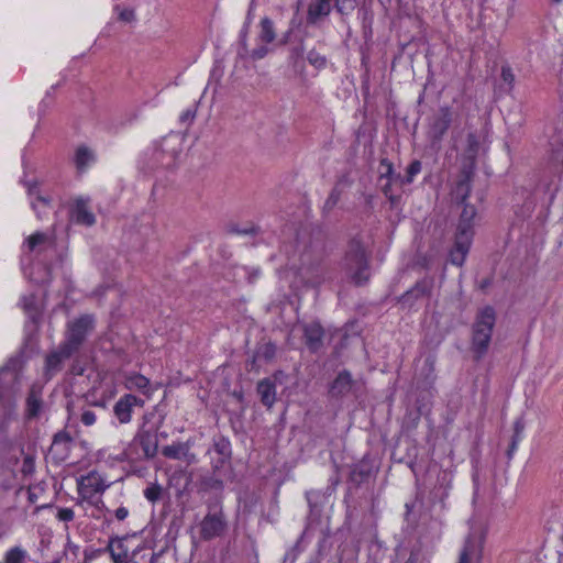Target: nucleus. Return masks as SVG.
<instances>
[{"label":"nucleus","instance_id":"4468645a","mask_svg":"<svg viewBox=\"0 0 563 563\" xmlns=\"http://www.w3.org/2000/svg\"><path fill=\"white\" fill-rule=\"evenodd\" d=\"M479 148V136L476 132H468L466 135V144L462 155L461 166V168H465L468 174L472 173V170H476Z\"/></svg>","mask_w":563,"mask_h":563},{"label":"nucleus","instance_id":"a211bd4d","mask_svg":"<svg viewBox=\"0 0 563 563\" xmlns=\"http://www.w3.org/2000/svg\"><path fill=\"white\" fill-rule=\"evenodd\" d=\"M70 220L76 224L91 227L96 223V216L88 207V201L78 198L69 210Z\"/></svg>","mask_w":563,"mask_h":563},{"label":"nucleus","instance_id":"4d7b16f0","mask_svg":"<svg viewBox=\"0 0 563 563\" xmlns=\"http://www.w3.org/2000/svg\"><path fill=\"white\" fill-rule=\"evenodd\" d=\"M75 517V512L71 508H60L57 512V518L60 521L69 522L73 521Z\"/></svg>","mask_w":563,"mask_h":563},{"label":"nucleus","instance_id":"6ab92c4d","mask_svg":"<svg viewBox=\"0 0 563 563\" xmlns=\"http://www.w3.org/2000/svg\"><path fill=\"white\" fill-rule=\"evenodd\" d=\"M43 388L36 384H33L25 399V418L29 420L35 419L40 416L43 408Z\"/></svg>","mask_w":563,"mask_h":563},{"label":"nucleus","instance_id":"f257e3e1","mask_svg":"<svg viewBox=\"0 0 563 563\" xmlns=\"http://www.w3.org/2000/svg\"><path fill=\"white\" fill-rule=\"evenodd\" d=\"M371 254L366 251L363 236L357 233L349 239L340 268L357 287L365 286L371 278Z\"/></svg>","mask_w":563,"mask_h":563},{"label":"nucleus","instance_id":"2f4dec72","mask_svg":"<svg viewBox=\"0 0 563 563\" xmlns=\"http://www.w3.org/2000/svg\"><path fill=\"white\" fill-rule=\"evenodd\" d=\"M303 53H305V40L303 37H299L297 43L292 44L288 48V62L294 67L302 65L303 62Z\"/></svg>","mask_w":563,"mask_h":563},{"label":"nucleus","instance_id":"3c124183","mask_svg":"<svg viewBox=\"0 0 563 563\" xmlns=\"http://www.w3.org/2000/svg\"><path fill=\"white\" fill-rule=\"evenodd\" d=\"M24 184L26 186L27 194L30 196L36 195V199L38 201H41L42 203H44L46 206L49 205V202H51L49 198L38 195V185L36 181H25Z\"/></svg>","mask_w":563,"mask_h":563},{"label":"nucleus","instance_id":"f3484780","mask_svg":"<svg viewBox=\"0 0 563 563\" xmlns=\"http://www.w3.org/2000/svg\"><path fill=\"white\" fill-rule=\"evenodd\" d=\"M496 310L494 307L487 305L481 308L475 316L472 324V330L485 332L493 335V331L496 324Z\"/></svg>","mask_w":563,"mask_h":563},{"label":"nucleus","instance_id":"f8f14e48","mask_svg":"<svg viewBox=\"0 0 563 563\" xmlns=\"http://www.w3.org/2000/svg\"><path fill=\"white\" fill-rule=\"evenodd\" d=\"M355 384L356 382L353 379L351 372L342 369L329 384L328 396L336 400L343 399L353 390Z\"/></svg>","mask_w":563,"mask_h":563},{"label":"nucleus","instance_id":"338daca9","mask_svg":"<svg viewBox=\"0 0 563 563\" xmlns=\"http://www.w3.org/2000/svg\"><path fill=\"white\" fill-rule=\"evenodd\" d=\"M493 284V276H488L486 278H483L481 282H479V289L485 291L490 285Z\"/></svg>","mask_w":563,"mask_h":563},{"label":"nucleus","instance_id":"bf43d9fd","mask_svg":"<svg viewBox=\"0 0 563 563\" xmlns=\"http://www.w3.org/2000/svg\"><path fill=\"white\" fill-rule=\"evenodd\" d=\"M421 558V548L415 547L410 550L409 558L405 563H419Z\"/></svg>","mask_w":563,"mask_h":563},{"label":"nucleus","instance_id":"ea45409f","mask_svg":"<svg viewBox=\"0 0 563 563\" xmlns=\"http://www.w3.org/2000/svg\"><path fill=\"white\" fill-rule=\"evenodd\" d=\"M26 559V552L20 547L10 549L4 556V563H24Z\"/></svg>","mask_w":563,"mask_h":563},{"label":"nucleus","instance_id":"7ed1b4c3","mask_svg":"<svg viewBox=\"0 0 563 563\" xmlns=\"http://www.w3.org/2000/svg\"><path fill=\"white\" fill-rule=\"evenodd\" d=\"M357 5V0H314L308 4L306 22L318 25L324 21L334 8L342 16L351 14Z\"/></svg>","mask_w":563,"mask_h":563},{"label":"nucleus","instance_id":"e433bc0d","mask_svg":"<svg viewBox=\"0 0 563 563\" xmlns=\"http://www.w3.org/2000/svg\"><path fill=\"white\" fill-rule=\"evenodd\" d=\"M422 164L419 159H413L406 169V175L401 179V185H409L415 177L421 172Z\"/></svg>","mask_w":563,"mask_h":563},{"label":"nucleus","instance_id":"0eeeda50","mask_svg":"<svg viewBox=\"0 0 563 563\" xmlns=\"http://www.w3.org/2000/svg\"><path fill=\"white\" fill-rule=\"evenodd\" d=\"M145 399L133 393L122 395L113 406V415L121 424H126L132 420L134 408H143Z\"/></svg>","mask_w":563,"mask_h":563},{"label":"nucleus","instance_id":"2eb2a0df","mask_svg":"<svg viewBox=\"0 0 563 563\" xmlns=\"http://www.w3.org/2000/svg\"><path fill=\"white\" fill-rule=\"evenodd\" d=\"M377 470L373 463L366 459L361 460L358 463L353 464L349 475V482L356 488L363 484H367L375 477Z\"/></svg>","mask_w":563,"mask_h":563},{"label":"nucleus","instance_id":"37998d69","mask_svg":"<svg viewBox=\"0 0 563 563\" xmlns=\"http://www.w3.org/2000/svg\"><path fill=\"white\" fill-rule=\"evenodd\" d=\"M71 442H73V438H71L70 433L67 432L66 430H60V431L56 432L53 437L52 449L54 446H58L60 444H64L66 446L65 449H68L69 445L71 444Z\"/></svg>","mask_w":563,"mask_h":563},{"label":"nucleus","instance_id":"5701e85b","mask_svg":"<svg viewBox=\"0 0 563 563\" xmlns=\"http://www.w3.org/2000/svg\"><path fill=\"white\" fill-rule=\"evenodd\" d=\"M492 336L488 333L472 330L471 351L474 361H481L488 352Z\"/></svg>","mask_w":563,"mask_h":563},{"label":"nucleus","instance_id":"603ef678","mask_svg":"<svg viewBox=\"0 0 563 563\" xmlns=\"http://www.w3.org/2000/svg\"><path fill=\"white\" fill-rule=\"evenodd\" d=\"M196 114H197V110H196V108H195V107L189 108V109L185 110V111L180 114V117H179V122H180L181 124H185V125H190V124L194 122V120H195V118H196Z\"/></svg>","mask_w":563,"mask_h":563},{"label":"nucleus","instance_id":"13d9d810","mask_svg":"<svg viewBox=\"0 0 563 563\" xmlns=\"http://www.w3.org/2000/svg\"><path fill=\"white\" fill-rule=\"evenodd\" d=\"M80 421L87 427L92 426L96 422V413L92 410H85L81 413Z\"/></svg>","mask_w":563,"mask_h":563},{"label":"nucleus","instance_id":"e2e57ef3","mask_svg":"<svg viewBox=\"0 0 563 563\" xmlns=\"http://www.w3.org/2000/svg\"><path fill=\"white\" fill-rule=\"evenodd\" d=\"M129 509L124 506H120L119 508H117L114 511H113V515L115 517V519L118 521H123L128 518L129 516Z\"/></svg>","mask_w":563,"mask_h":563},{"label":"nucleus","instance_id":"72a5a7b5","mask_svg":"<svg viewBox=\"0 0 563 563\" xmlns=\"http://www.w3.org/2000/svg\"><path fill=\"white\" fill-rule=\"evenodd\" d=\"M500 78L504 85H501L499 89L503 90L505 93H510L515 87L516 81V77L510 65L504 64L501 66Z\"/></svg>","mask_w":563,"mask_h":563},{"label":"nucleus","instance_id":"6e6d98bb","mask_svg":"<svg viewBox=\"0 0 563 563\" xmlns=\"http://www.w3.org/2000/svg\"><path fill=\"white\" fill-rule=\"evenodd\" d=\"M269 49L266 45H260L251 51L250 57L253 60H260L268 54Z\"/></svg>","mask_w":563,"mask_h":563},{"label":"nucleus","instance_id":"69168bd1","mask_svg":"<svg viewBox=\"0 0 563 563\" xmlns=\"http://www.w3.org/2000/svg\"><path fill=\"white\" fill-rule=\"evenodd\" d=\"M298 544H299V541L295 544V547L292 548L291 550V553H287L284 558V563H286L287 561H289V563H294L295 560H296V556L297 554L295 553V551L298 549Z\"/></svg>","mask_w":563,"mask_h":563},{"label":"nucleus","instance_id":"423d86ee","mask_svg":"<svg viewBox=\"0 0 563 563\" xmlns=\"http://www.w3.org/2000/svg\"><path fill=\"white\" fill-rule=\"evenodd\" d=\"M154 417V413H145L143 416V424L134 435L133 442L137 443L144 453L146 459H153L158 452V439L156 429H146L145 424Z\"/></svg>","mask_w":563,"mask_h":563},{"label":"nucleus","instance_id":"c9c22d12","mask_svg":"<svg viewBox=\"0 0 563 563\" xmlns=\"http://www.w3.org/2000/svg\"><path fill=\"white\" fill-rule=\"evenodd\" d=\"M341 195H342V190L338 186H334L331 189V191L322 207V213L324 216L329 214L335 208V206L338 205V202L341 199Z\"/></svg>","mask_w":563,"mask_h":563},{"label":"nucleus","instance_id":"c85d7f7f","mask_svg":"<svg viewBox=\"0 0 563 563\" xmlns=\"http://www.w3.org/2000/svg\"><path fill=\"white\" fill-rule=\"evenodd\" d=\"M22 308L33 323H38L41 320V311L37 306L36 296L34 294L25 295L21 298Z\"/></svg>","mask_w":563,"mask_h":563},{"label":"nucleus","instance_id":"b1692460","mask_svg":"<svg viewBox=\"0 0 563 563\" xmlns=\"http://www.w3.org/2000/svg\"><path fill=\"white\" fill-rule=\"evenodd\" d=\"M256 390L261 397V402L271 408L276 401V384L271 378H263L257 383Z\"/></svg>","mask_w":563,"mask_h":563},{"label":"nucleus","instance_id":"c756f323","mask_svg":"<svg viewBox=\"0 0 563 563\" xmlns=\"http://www.w3.org/2000/svg\"><path fill=\"white\" fill-rule=\"evenodd\" d=\"M55 563H86V561L82 558L80 548L68 541L64 549L63 556L56 560Z\"/></svg>","mask_w":563,"mask_h":563},{"label":"nucleus","instance_id":"864d4df0","mask_svg":"<svg viewBox=\"0 0 563 563\" xmlns=\"http://www.w3.org/2000/svg\"><path fill=\"white\" fill-rule=\"evenodd\" d=\"M391 184H393V180H387V183L382 187V191L387 197L389 202L393 206H395L399 202L400 196H395L391 194Z\"/></svg>","mask_w":563,"mask_h":563},{"label":"nucleus","instance_id":"a19ab883","mask_svg":"<svg viewBox=\"0 0 563 563\" xmlns=\"http://www.w3.org/2000/svg\"><path fill=\"white\" fill-rule=\"evenodd\" d=\"M162 496L163 487L157 483H152L144 489V497L151 503L158 501Z\"/></svg>","mask_w":563,"mask_h":563},{"label":"nucleus","instance_id":"c03bdc74","mask_svg":"<svg viewBox=\"0 0 563 563\" xmlns=\"http://www.w3.org/2000/svg\"><path fill=\"white\" fill-rule=\"evenodd\" d=\"M475 552V543L473 540L467 539L464 543V547L460 553L459 563H470L471 558Z\"/></svg>","mask_w":563,"mask_h":563},{"label":"nucleus","instance_id":"412c9836","mask_svg":"<svg viewBox=\"0 0 563 563\" xmlns=\"http://www.w3.org/2000/svg\"><path fill=\"white\" fill-rule=\"evenodd\" d=\"M197 486L199 494L214 493V497H220L222 499L224 482L221 478V474L211 472V474L202 475L199 478Z\"/></svg>","mask_w":563,"mask_h":563},{"label":"nucleus","instance_id":"052dcab7","mask_svg":"<svg viewBox=\"0 0 563 563\" xmlns=\"http://www.w3.org/2000/svg\"><path fill=\"white\" fill-rule=\"evenodd\" d=\"M119 19L123 22H132L135 19V13L132 9H123L119 13Z\"/></svg>","mask_w":563,"mask_h":563},{"label":"nucleus","instance_id":"58836bf2","mask_svg":"<svg viewBox=\"0 0 563 563\" xmlns=\"http://www.w3.org/2000/svg\"><path fill=\"white\" fill-rule=\"evenodd\" d=\"M209 456H210V467H211L212 473H218V474L222 475V472L227 467H231L232 459L220 457V456L212 455V454Z\"/></svg>","mask_w":563,"mask_h":563},{"label":"nucleus","instance_id":"dca6fc26","mask_svg":"<svg viewBox=\"0 0 563 563\" xmlns=\"http://www.w3.org/2000/svg\"><path fill=\"white\" fill-rule=\"evenodd\" d=\"M473 238L466 235L455 234L454 245L449 252V262L455 266H463L466 256L470 252Z\"/></svg>","mask_w":563,"mask_h":563},{"label":"nucleus","instance_id":"1a4fd4ad","mask_svg":"<svg viewBox=\"0 0 563 563\" xmlns=\"http://www.w3.org/2000/svg\"><path fill=\"white\" fill-rule=\"evenodd\" d=\"M302 340L311 354L318 353L323 347L325 330L320 321H311L301 324Z\"/></svg>","mask_w":563,"mask_h":563},{"label":"nucleus","instance_id":"9b49d317","mask_svg":"<svg viewBox=\"0 0 563 563\" xmlns=\"http://www.w3.org/2000/svg\"><path fill=\"white\" fill-rule=\"evenodd\" d=\"M75 353L59 344L56 350L51 351L44 362V377L49 380L63 369L64 362L69 360Z\"/></svg>","mask_w":563,"mask_h":563},{"label":"nucleus","instance_id":"8fccbe9b","mask_svg":"<svg viewBox=\"0 0 563 563\" xmlns=\"http://www.w3.org/2000/svg\"><path fill=\"white\" fill-rule=\"evenodd\" d=\"M47 235L43 232H35L26 239L29 250L32 252L36 246L46 242Z\"/></svg>","mask_w":563,"mask_h":563},{"label":"nucleus","instance_id":"f03ea898","mask_svg":"<svg viewBox=\"0 0 563 563\" xmlns=\"http://www.w3.org/2000/svg\"><path fill=\"white\" fill-rule=\"evenodd\" d=\"M207 512L199 522V538L211 541L223 538L229 531V519L223 509L220 497H210L206 500Z\"/></svg>","mask_w":563,"mask_h":563},{"label":"nucleus","instance_id":"bb28decb","mask_svg":"<svg viewBox=\"0 0 563 563\" xmlns=\"http://www.w3.org/2000/svg\"><path fill=\"white\" fill-rule=\"evenodd\" d=\"M320 490H308L306 492V499L309 506V522H319L321 516V506L319 505V499L321 498Z\"/></svg>","mask_w":563,"mask_h":563},{"label":"nucleus","instance_id":"f704fd0d","mask_svg":"<svg viewBox=\"0 0 563 563\" xmlns=\"http://www.w3.org/2000/svg\"><path fill=\"white\" fill-rule=\"evenodd\" d=\"M308 63L316 68L317 70H322L328 65V58L325 55L321 54L318 49L311 48L307 53Z\"/></svg>","mask_w":563,"mask_h":563},{"label":"nucleus","instance_id":"39448f33","mask_svg":"<svg viewBox=\"0 0 563 563\" xmlns=\"http://www.w3.org/2000/svg\"><path fill=\"white\" fill-rule=\"evenodd\" d=\"M453 121V112L451 107L442 106L438 112L433 113L428 119L427 125V139L430 142L431 147L439 148L445 134L451 128Z\"/></svg>","mask_w":563,"mask_h":563},{"label":"nucleus","instance_id":"49530a36","mask_svg":"<svg viewBox=\"0 0 563 563\" xmlns=\"http://www.w3.org/2000/svg\"><path fill=\"white\" fill-rule=\"evenodd\" d=\"M295 24H296V21L291 20L289 29L282 35V37L278 42L279 46H285V45L291 46L292 44L297 43L298 38H296V36L294 34Z\"/></svg>","mask_w":563,"mask_h":563},{"label":"nucleus","instance_id":"9d476101","mask_svg":"<svg viewBox=\"0 0 563 563\" xmlns=\"http://www.w3.org/2000/svg\"><path fill=\"white\" fill-rule=\"evenodd\" d=\"M434 286L432 277H423L418 280L410 289L398 297V302L405 308H411L415 302L423 297H430Z\"/></svg>","mask_w":563,"mask_h":563},{"label":"nucleus","instance_id":"774afa93","mask_svg":"<svg viewBox=\"0 0 563 563\" xmlns=\"http://www.w3.org/2000/svg\"><path fill=\"white\" fill-rule=\"evenodd\" d=\"M232 396L239 401V402H243L244 401V393L242 390V388L240 390H234L232 393Z\"/></svg>","mask_w":563,"mask_h":563},{"label":"nucleus","instance_id":"79ce46f5","mask_svg":"<svg viewBox=\"0 0 563 563\" xmlns=\"http://www.w3.org/2000/svg\"><path fill=\"white\" fill-rule=\"evenodd\" d=\"M394 165L388 158H380L379 161V179L386 178L394 180L395 176Z\"/></svg>","mask_w":563,"mask_h":563},{"label":"nucleus","instance_id":"4be33fe9","mask_svg":"<svg viewBox=\"0 0 563 563\" xmlns=\"http://www.w3.org/2000/svg\"><path fill=\"white\" fill-rule=\"evenodd\" d=\"M474 176L475 170H472V173L468 174L465 168H461L460 178L453 190V196L457 205L467 202L472 191V181Z\"/></svg>","mask_w":563,"mask_h":563},{"label":"nucleus","instance_id":"393cba45","mask_svg":"<svg viewBox=\"0 0 563 563\" xmlns=\"http://www.w3.org/2000/svg\"><path fill=\"white\" fill-rule=\"evenodd\" d=\"M207 454L232 459L233 452L230 440L222 434L213 437L212 445L210 449H208Z\"/></svg>","mask_w":563,"mask_h":563},{"label":"nucleus","instance_id":"0e129e2a","mask_svg":"<svg viewBox=\"0 0 563 563\" xmlns=\"http://www.w3.org/2000/svg\"><path fill=\"white\" fill-rule=\"evenodd\" d=\"M100 549L102 551V554L109 553L110 556L112 558V552H114L113 536L109 538L107 545L104 548H100Z\"/></svg>","mask_w":563,"mask_h":563},{"label":"nucleus","instance_id":"cd10ccee","mask_svg":"<svg viewBox=\"0 0 563 563\" xmlns=\"http://www.w3.org/2000/svg\"><path fill=\"white\" fill-rule=\"evenodd\" d=\"M128 537V534L123 537L113 536L114 552H112V560L114 563H137L133 560H129V550L124 544Z\"/></svg>","mask_w":563,"mask_h":563},{"label":"nucleus","instance_id":"473e14b6","mask_svg":"<svg viewBox=\"0 0 563 563\" xmlns=\"http://www.w3.org/2000/svg\"><path fill=\"white\" fill-rule=\"evenodd\" d=\"M260 26L258 38L265 44L273 43L276 38L274 22L268 16H264L260 22Z\"/></svg>","mask_w":563,"mask_h":563},{"label":"nucleus","instance_id":"680f3d73","mask_svg":"<svg viewBox=\"0 0 563 563\" xmlns=\"http://www.w3.org/2000/svg\"><path fill=\"white\" fill-rule=\"evenodd\" d=\"M540 554H543V558L547 559L548 556L556 558V561H560V558L562 553L560 551H553L550 547L544 545L540 552Z\"/></svg>","mask_w":563,"mask_h":563},{"label":"nucleus","instance_id":"a18cd8bd","mask_svg":"<svg viewBox=\"0 0 563 563\" xmlns=\"http://www.w3.org/2000/svg\"><path fill=\"white\" fill-rule=\"evenodd\" d=\"M256 353L258 356L266 362L272 361L275 357L276 354V345L273 342H267L264 345H262Z\"/></svg>","mask_w":563,"mask_h":563},{"label":"nucleus","instance_id":"20e7f679","mask_svg":"<svg viewBox=\"0 0 563 563\" xmlns=\"http://www.w3.org/2000/svg\"><path fill=\"white\" fill-rule=\"evenodd\" d=\"M95 329V318L92 314H81L69 321L66 325L65 339L62 342L75 354L79 352L88 335Z\"/></svg>","mask_w":563,"mask_h":563},{"label":"nucleus","instance_id":"a878e982","mask_svg":"<svg viewBox=\"0 0 563 563\" xmlns=\"http://www.w3.org/2000/svg\"><path fill=\"white\" fill-rule=\"evenodd\" d=\"M526 428V421L523 417H519L514 422V433L511 435L510 443L508 445V449L506 451V456L508 461H511L515 452L517 451L518 444L522 439V433Z\"/></svg>","mask_w":563,"mask_h":563},{"label":"nucleus","instance_id":"ddd939ff","mask_svg":"<svg viewBox=\"0 0 563 563\" xmlns=\"http://www.w3.org/2000/svg\"><path fill=\"white\" fill-rule=\"evenodd\" d=\"M78 493L84 499L92 498L98 493H103L108 485L104 483L101 475L95 471L81 476L77 481Z\"/></svg>","mask_w":563,"mask_h":563},{"label":"nucleus","instance_id":"7c9ffc66","mask_svg":"<svg viewBox=\"0 0 563 563\" xmlns=\"http://www.w3.org/2000/svg\"><path fill=\"white\" fill-rule=\"evenodd\" d=\"M93 161L95 154L89 147L86 145H80L77 147L74 163L79 172H85L88 165Z\"/></svg>","mask_w":563,"mask_h":563},{"label":"nucleus","instance_id":"de8ad7c7","mask_svg":"<svg viewBox=\"0 0 563 563\" xmlns=\"http://www.w3.org/2000/svg\"><path fill=\"white\" fill-rule=\"evenodd\" d=\"M184 450V445L181 443L166 445L163 448V455L168 459H180L181 452Z\"/></svg>","mask_w":563,"mask_h":563},{"label":"nucleus","instance_id":"5fc2aeb1","mask_svg":"<svg viewBox=\"0 0 563 563\" xmlns=\"http://www.w3.org/2000/svg\"><path fill=\"white\" fill-rule=\"evenodd\" d=\"M100 555H102V551H101L100 548L99 549H95L92 547H87L82 551V558L86 561V563H89L91 560H93L96 558H99Z\"/></svg>","mask_w":563,"mask_h":563},{"label":"nucleus","instance_id":"6e6552de","mask_svg":"<svg viewBox=\"0 0 563 563\" xmlns=\"http://www.w3.org/2000/svg\"><path fill=\"white\" fill-rule=\"evenodd\" d=\"M123 386L134 393H140L146 399L152 398L153 394L161 387V384H152L150 378L139 372L131 371L123 374Z\"/></svg>","mask_w":563,"mask_h":563},{"label":"nucleus","instance_id":"4c0bfd02","mask_svg":"<svg viewBox=\"0 0 563 563\" xmlns=\"http://www.w3.org/2000/svg\"><path fill=\"white\" fill-rule=\"evenodd\" d=\"M227 232L230 234H240V235H252L255 236L261 232L258 225L251 224L245 228H240L236 224H230L227 229Z\"/></svg>","mask_w":563,"mask_h":563},{"label":"nucleus","instance_id":"aec40b11","mask_svg":"<svg viewBox=\"0 0 563 563\" xmlns=\"http://www.w3.org/2000/svg\"><path fill=\"white\" fill-rule=\"evenodd\" d=\"M460 205L463 206V209L460 214L455 234L462 235V233H463V235H466V236L470 235V238H473L474 236V219L477 214V210H476L475 206H473L468 202L460 203Z\"/></svg>","mask_w":563,"mask_h":563},{"label":"nucleus","instance_id":"09e8293b","mask_svg":"<svg viewBox=\"0 0 563 563\" xmlns=\"http://www.w3.org/2000/svg\"><path fill=\"white\" fill-rule=\"evenodd\" d=\"M421 419V410L417 408L415 411H409L405 417L406 428L409 430L416 429Z\"/></svg>","mask_w":563,"mask_h":563}]
</instances>
